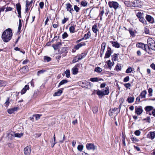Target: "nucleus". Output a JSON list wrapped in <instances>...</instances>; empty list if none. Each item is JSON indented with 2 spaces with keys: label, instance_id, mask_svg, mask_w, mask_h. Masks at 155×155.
Listing matches in <instances>:
<instances>
[{
  "label": "nucleus",
  "instance_id": "obj_15",
  "mask_svg": "<svg viewBox=\"0 0 155 155\" xmlns=\"http://www.w3.org/2000/svg\"><path fill=\"white\" fill-rule=\"evenodd\" d=\"M147 137L151 139H153L155 137V132L154 131L149 132L147 135Z\"/></svg>",
  "mask_w": 155,
  "mask_h": 155
},
{
  "label": "nucleus",
  "instance_id": "obj_10",
  "mask_svg": "<svg viewBox=\"0 0 155 155\" xmlns=\"http://www.w3.org/2000/svg\"><path fill=\"white\" fill-rule=\"evenodd\" d=\"M106 44L105 42L102 43L101 45V49L100 51V57H101L102 55L104 54V50L105 48Z\"/></svg>",
  "mask_w": 155,
  "mask_h": 155
},
{
  "label": "nucleus",
  "instance_id": "obj_49",
  "mask_svg": "<svg viewBox=\"0 0 155 155\" xmlns=\"http://www.w3.org/2000/svg\"><path fill=\"white\" fill-rule=\"evenodd\" d=\"M23 135V134L21 133V134H19L18 133H16L15 134V136L16 137H21Z\"/></svg>",
  "mask_w": 155,
  "mask_h": 155
},
{
  "label": "nucleus",
  "instance_id": "obj_20",
  "mask_svg": "<svg viewBox=\"0 0 155 155\" xmlns=\"http://www.w3.org/2000/svg\"><path fill=\"white\" fill-rule=\"evenodd\" d=\"M29 88V86L28 85H26L25 87L22 89L21 92V94H23L25 93L27 90Z\"/></svg>",
  "mask_w": 155,
  "mask_h": 155
},
{
  "label": "nucleus",
  "instance_id": "obj_9",
  "mask_svg": "<svg viewBox=\"0 0 155 155\" xmlns=\"http://www.w3.org/2000/svg\"><path fill=\"white\" fill-rule=\"evenodd\" d=\"M86 147L87 150H94L96 149V147L93 143H87L86 145Z\"/></svg>",
  "mask_w": 155,
  "mask_h": 155
},
{
  "label": "nucleus",
  "instance_id": "obj_48",
  "mask_svg": "<svg viewBox=\"0 0 155 155\" xmlns=\"http://www.w3.org/2000/svg\"><path fill=\"white\" fill-rule=\"evenodd\" d=\"M107 65L108 66L109 68H110L111 66L113 65V62H112L110 60H109L107 61Z\"/></svg>",
  "mask_w": 155,
  "mask_h": 155
},
{
  "label": "nucleus",
  "instance_id": "obj_24",
  "mask_svg": "<svg viewBox=\"0 0 155 155\" xmlns=\"http://www.w3.org/2000/svg\"><path fill=\"white\" fill-rule=\"evenodd\" d=\"M147 94V91H146L144 90L142 91L139 96L141 97L142 98H144L145 97L146 95Z\"/></svg>",
  "mask_w": 155,
  "mask_h": 155
},
{
  "label": "nucleus",
  "instance_id": "obj_34",
  "mask_svg": "<svg viewBox=\"0 0 155 155\" xmlns=\"http://www.w3.org/2000/svg\"><path fill=\"white\" fill-rule=\"evenodd\" d=\"M78 72V69L77 68H74L72 69V73L76 74Z\"/></svg>",
  "mask_w": 155,
  "mask_h": 155
},
{
  "label": "nucleus",
  "instance_id": "obj_54",
  "mask_svg": "<svg viewBox=\"0 0 155 155\" xmlns=\"http://www.w3.org/2000/svg\"><path fill=\"white\" fill-rule=\"evenodd\" d=\"M140 132L139 130H136L134 132L135 134L137 136H139L140 135Z\"/></svg>",
  "mask_w": 155,
  "mask_h": 155
},
{
  "label": "nucleus",
  "instance_id": "obj_17",
  "mask_svg": "<svg viewBox=\"0 0 155 155\" xmlns=\"http://www.w3.org/2000/svg\"><path fill=\"white\" fill-rule=\"evenodd\" d=\"M61 45V42H58L56 44H54L52 45V47L55 50H57L58 47L60 45Z\"/></svg>",
  "mask_w": 155,
  "mask_h": 155
},
{
  "label": "nucleus",
  "instance_id": "obj_30",
  "mask_svg": "<svg viewBox=\"0 0 155 155\" xmlns=\"http://www.w3.org/2000/svg\"><path fill=\"white\" fill-rule=\"evenodd\" d=\"M134 98L133 97H128L127 99V101L129 103H133L134 100Z\"/></svg>",
  "mask_w": 155,
  "mask_h": 155
},
{
  "label": "nucleus",
  "instance_id": "obj_45",
  "mask_svg": "<svg viewBox=\"0 0 155 155\" xmlns=\"http://www.w3.org/2000/svg\"><path fill=\"white\" fill-rule=\"evenodd\" d=\"M128 30L129 31V33L131 36L132 37H135V35L134 34V32L132 30V29H129V30Z\"/></svg>",
  "mask_w": 155,
  "mask_h": 155
},
{
  "label": "nucleus",
  "instance_id": "obj_35",
  "mask_svg": "<svg viewBox=\"0 0 155 155\" xmlns=\"http://www.w3.org/2000/svg\"><path fill=\"white\" fill-rule=\"evenodd\" d=\"M143 13L141 12H139L136 14V16L139 18L142 17H143Z\"/></svg>",
  "mask_w": 155,
  "mask_h": 155
},
{
  "label": "nucleus",
  "instance_id": "obj_29",
  "mask_svg": "<svg viewBox=\"0 0 155 155\" xmlns=\"http://www.w3.org/2000/svg\"><path fill=\"white\" fill-rule=\"evenodd\" d=\"M75 25L74 26H71L69 28V30L71 33H73L75 32Z\"/></svg>",
  "mask_w": 155,
  "mask_h": 155
},
{
  "label": "nucleus",
  "instance_id": "obj_55",
  "mask_svg": "<svg viewBox=\"0 0 155 155\" xmlns=\"http://www.w3.org/2000/svg\"><path fill=\"white\" fill-rule=\"evenodd\" d=\"M68 18H64V19H63L62 21V24H64L67 21H68Z\"/></svg>",
  "mask_w": 155,
  "mask_h": 155
},
{
  "label": "nucleus",
  "instance_id": "obj_4",
  "mask_svg": "<svg viewBox=\"0 0 155 155\" xmlns=\"http://www.w3.org/2000/svg\"><path fill=\"white\" fill-rule=\"evenodd\" d=\"M108 5L110 8H113L115 9H117L119 7V4L116 2H109Z\"/></svg>",
  "mask_w": 155,
  "mask_h": 155
},
{
  "label": "nucleus",
  "instance_id": "obj_18",
  "mask_svg": "<svg viewBox=\"0 0 155 155\" xmlns=\"http://www.w3.org/2000/svg\"><path fill=\"white\" fill-rule=\"evenodd\" d=\"M110 42L112 44L113 47L117 48H118L120 47V44L117 41H111Z\"/></svg>",
  "mask_w": 155,
  "mask_h": 155
},
{
  "label": "nucleus",
  "instance_id": "obj_56",
  "mask_svg": "<svg viewBox=\"0 0 155 155\" xmlns=\"http://www.w3.org/2000/svg\"><path fill=\"white\" fill-rule=\"evenodd\" d=\"M45 71V70H41L39 71H38L37 72V75L38 76H39L40 74L43 73Z\"/></svg>",
  "mask_w": 155,
  "mask_h": 155
},
{
  "label": "nucleus",
  "instance_id": "obj_21",
  "mask_svg": "<svg viewBox=\"0 0 155 155\" xmlns=\"http://www.w3.org/2000/svg\"><path fill=\"white\" fill-rule=\"evenodd\" d=\"M92 29L93 32L95 33H96V35H97V33L98 31V30L97 28V25L95 24L92 26Z\"/></svg>",
  "mask_w": 155,
  "mask_h": 155
},
{
  "label": "nucleus",
  "instance_id": "obj_22",
  "mask_svg": "<svg viewBox=\"0 0 155 155\" xmlns=\"http://www.w3.org/2000/svg\"><path fill=\"white\" fill-rule=\"evenodd\" d=\"M136 46L137 47L141 48L142 49H145L144 44L142 43H139L136 44Z\"/></svg>",
  "mask_w": 155,
  "mask_h": 155
},
{
  "label": "nucleus",
  "instance_id": "obj_16",
  "mask_svg": "<svg viewBox=\"0 0 155 155\" xmlns=\"http://www.w3.org/2000/svg\"><path fill=\"white\" fill-rule=\"evenodd\" d=\"M63 90V88L59 89L57 92L54 93L53 96H60L61 94L62 93Z\"/></svg>",
  "mask_w": 155,
  "mask_h": 155
},
{
  "label": "nucleus",
  "instance_id": "obj_28",
  "mask_svg": "<svg viewBox=\"0 0 155 155\" xmlns=\"http://www.w3.org/2000/svg\"><path fill=\"white\" fill-rule=\"evenodd\" d=\"M91 36V33L89 31H88L86 34L84 35L83 38L84 39L86 40L87 39Z\"/></svg>",
  "mask_w": 155,
  "mask_h": 155
},
{
  "label": "nucleus",
  "instance_id": "obj_2",
  "mask_svg": "<svg viewBox=\"0 0 155 155\" xmlns=\"http://www.w3.org/2000/svg\"><path fill=\"white\" fill-rule=\"evenodd\" d=\"M147 42L149 45L144 44L145 49L143 50L147 51V49L148 48L149 49H151L153 51L155 50V41L151 38L148 39Z\"/></svg>",
  "mask_w": 155,
  "mask_h": 155
},
{
  "label": "nucleus",
  "instance_id": "obj_38",
  "mask_svg": "<svg viewBox=\"0 0 155 155\" xmlns=\"http://www.w3.org/2000/svg\"><path fill=\"white\" fill-rule=\"evenodd\" d=\"M65 73L66 74V76L67 78H68L70 76V72L69 70H67L65 71Z\"/></svg>",
  "mask_w": 155,
  "mask_h": 155
},
{
  "label": "nucleus",
  "instance_id": "obj_19",
  "mask_svg": "<svg viewBox=\"0 0 155 155\" xmlns=\"http://www.w3.org/2000/svg\"><path fill=\"white\" fill-rule=\"evenodd\" d=\"M18 109V107H15L11 109H9L7 110V112L9 114H11L13 113L14 111H16Z\"/></svg>",
  "mask_w": 155,
  "mask_h": 155
},
{
  "label": "nucleus",
  "instance_id": "obj_14",
  "mask_svg": "<svg viewBox=\"0 0 155 155\" xmlns=\"http://www.w3.org/2000/svg\"><path fill=\"white\" fill-rule=\"evenodd\" d=\"M28 70V67L27 66H24L22 68L20 69L19 71L21 72L22 73L24 74L27 72Z\"/></svg>",
  "mask_w": 155,
  "mask_h": 155
},
{
  "label": "nucleus",
  "instance_id": "obj_53",
  "mask_svg": "<svg viewBox=\"0 0 155 155\" xmlns=\"http://www.w3.org/2000/svg\"><path fill=\"white\" fill-rule=\"evenodd\" d=\"M139 20L140 22H141L142 23H144V22L146 21L145 19L143 17H142L139 18Z\"/></svg>",
  "mask_w": 155,
  "mask_h": 155
},
{
  "label": "nucleus",
  "instance_id": "obj_51",
  "mask_svg": "<svg viewBox=\"0 0 155 155\" xmlns=\"http://www.w3.org/2000/svg\"><path fill=\"white\" fill-rule=\"evenodd\" d=\"M68 36V35L66 32H64L62 35V38L64 39Z\"/></svg>",
  "mask_w": 155,
  "mask_h": 155
},
{
  "label": "nucleus",
  "instance_id": "obj_44",
  "mask_svg": "<svg viewBox=\"0 0 155 155\" xmlns=\"http://www.w3.org/2000/svg\"><path fill=\"white\" fill-rule=\"evenodd\" d=\"M74 10L76 12H79L80 9L77 5H74Z\"/></svg>",
  "mask_w": 155,
  "mask_h": 155
},
{
  "label": "nucleus",
  "instance_id": "obj_57",
  "mask_svg": "<svg viewBox=\"0 0 155 155\" xmlns=\"http://www.w3.org/2000/svg\"><path fill=\"white\" fill-rule=\"evenodd\" d=\"M98 111V108L97 107H94L93 108V111L94 113H96Z\"/></svg>",
  "mask_w": 155,
  "mask_h": 155
},
{
  "label": "nucleus",
  "instance_id": "obj_13",
  "mask_svg": "<svg viewBox=\"0 0 155 155\" xmlns=\"http://www.w3.org/2000/svg\"><path fill=\"white\" fill-rule=\"evenodd\" d=\"M146 20L150 23H153L154 22V19L150 15H147L146 17Z\"/></svg>",
  "mask_w": 155,
  "mask_h": 155
},
{
  "label": "nucleus",
  "instance_id": "obj_31",
  "mask_svg": "<svg viewBox=\"0 0 155 155\" xmlns=\"http://www.w3.org/2000/svg\"><path fill=\"white\" fill-rule=\"evenodd\" d=\"M44 60L45 61L48 62L51 60V58L47 56H45L44 57Z\"/></svg>",
  "mask_w": 155,
  "mask_h": 155
},
{
  "label": "nucleus",
  "instance_id": "obj_27",
  "mask_svg": "<svg viewBox=\"0 0 155 155\" xmlns=\"http://www.w3.org/2000/svg\"><path fill=\"white\" fill-rule=\"evenodd\" d=\"M118 55H119L118 54H114L113 55H112L111 57H112V58L113 61H115L117 59L118 57Z\"/></svg>",
  "mask_w": 155,
  "mask_h": 155
},
{
  "label": "nucleus",
  "instance_id": "obj_59",
  "mask_svg": "<svg viewBox=\"0 0 155 155\" xmlns=\"http://www.w3.org/2000/svg\"><path fill=\"white\" fill-rule=\"evenodd\" d=\"M44 5V3L43 2H41L39 4V6L41 9H42Z\"/></svg>",
  "mask_w": 155,
  "mask_h": 155
},
{
  "label": "nucleus",
  "instance_id": "obj_33",
  "mask_svg": "<svg viewBox=\"0 0 155 155\" xmlns=\"http://www.w3.org/2000/svg\"><path fill=\"white\" fill-rule=\"evenodd\" d=\"M66 8L68 11H69L72 8V5L70 3H67L66 4Z\"/></svg>",
  "mask_w": 155,
  "mask_h": 155
},
{
  "label": "nucleus",
  "instance_id": "obj_40",
  "mask_svg": "<svg viewBox=\"0 0 155 155\" xmlns=\"http://www.w3.org/2000/svg\"><path fill=\"white\" fill-rule=\"evenodd\" d=\"M116 70L117 71H119L121 70V68L120 64H117L115 67Z\"/></svg>",
  "mask_w": 155,
  "mask_h": 155
},
{
  "label": "nucleus",
  "instance_id": "obj_39",
  "mask_svg": "<svg viewBox=\"0 0 155 155\" xmlns=\"http://www.w3.org/2000/svg\"><path fill=\"white\" fill-rule=\"evenodd\" d=\"M16 8L17 11H21V5L19 3H17L16 5Z\"/></svg>",
  "mask_w": 155,
  "mask_h": 155
},
{
  "label": "nucleus",
  "instance_id": "obj_3",
  "mask_svg": "<svg viewBox=\"0 0 155 155\" xmlns=\"http://www.w3.org/2000/svg\"><path fill=\"white\" fill-rule=\"evenodd\" d=\"M109 93V88L108 87H106L104 89L102 90H98L97 92V94L99 96L102 97L105 95H107Z\"/></svg>",
  "mask_w": 155,
  "mask_h": 155
},
{
  "label": "nucleus",
  "instance_id": "obj_63",
  "mask_svg": "<svg viewBox=\"0 0 155 155\" xmlns=\"http://www.w3.org/2000/svg\"><path fill=\"white\" fill-rule=\"evenodd\" d=\"M112 109V111H113L114 112H115V113H116V115H117L118 113V112H117V110L118 109V108H113Z\"/></svg>",
  "mask_w": 155,
  "mask_h": 155
},
{
  "label": "nucleus",
  "instance_id": "obj_52",
  "mask_svg": "<svg viewBox=\"0 0 155 155\" xmlns=\"http://www.w3.org/2000/svg\"><path fill=\"white\" fill-rule=\"evenodd\" d=\"M130 80V78L129 76H126V77H125L124 80H123V81L124 82H128Z\"/></svg>",
  "mask_w": 155,
  "mask_h": 155
},
{
  "label": "nucleus",
  "instance_id": "obj_42",
  "mask_svg": "<svg viewBox=\"0 0 155 155\" xmlns=\"http://www.w3.org/2000/svg\"><path fill=\"white\" fill-rule=\"evenodd\" d=\"M131 139L132 141L134 143L137 142L139 141V140L138 139L135 137H131Z\"/></svg>",
  "mask_w": 155,
  "mask_h": 155
},
{
  "label": "nucleus",
  "instance_id": "obj_23",
  "mask_svg": "<svg viewBox=\"0 0 155 155\" xmlns=\"http://www.w3.org/2000/svg\"><path fill=\"white\" fill-rule=\"evenodd\" d=\"M87 54L85 53H83L78 56V59L81 60L84 58L86 55Z\"/></svg>",
  "mask_w": 155,
  "mask_h": 155
},
{
  "label": "nucleus",
  "instance_id": "obj_32",
  "mask_svg": "<svg viewBox=\"0 0 155 155\" xmlns=\"http://www.w3.org/2000/svg\"><path fill=\"white\" fill-rule=\"evenodd\" d=\"M68 82V81L66 79H64L62 80L59 83L58 87H59L60 86L64 84H65L67 83Z\"/></svg>",
  "mask_w": 155,
  "mask_h": 155
},
{
  "label": "nucleus",
  "instance_id": "obj_36",
  "mask_svg": "<svg viewBox=\"0 0 155 155\" xmlns=\"http://www.w3.org/2000/svg\"><path fill=\"white\" fill-rule=\"evenodd\" d=\"M94 71L97 73H100L102 71V70L99 67H97L95 68Z\"/></svg>",
  "mask_w": 155,
  "mask_h": 155
},
{
  "label": "nucleus",
  "instance_id": "obj_11",
  "mask_svg": "<svg viewBox=\"0 0 155 155\" xmlns=\"http://www.w3.org/2000/svg\"><path fill=\"white\" fill-rule=\"evenodd\" d=\"M134 5H135L134 6V7H137L140 8L142 5L141 2L139 0L134 1Z\"/></svg>",
  "mask_w": 155,
  "mask_h": 155
},
{
  "label": "nucleus",
  "instance_id": "obj_12",
  "mask_svg": "<svg viewBox=\"0 0 155 155\" xmlns=\"http://www.w3.org/2000/svg\"><path fill=\"white\" fill-rule=\"evenodd\" d=\"M124 3L125 5L128 7H134V2H130L129 1H125L124 2Z\"/></svg>",
  "mask_w": 155,
  "mask_h": 155
},
{
  "label": "nucleus",
  "instance_id": "obj_60",
  "mask_svg": "<svg viewBox=\"0 0 155 155\" xmlns=\"http://www.w3.org/2000/svg\"><path fill=\"white\" fill-rule=\"evenodd\" d=\"M114 112V111L112 110V109H110V110L109 112V115L110 116H112L113 115Z\"/></svg>",
  "mask_w": 155,
  "mask_h": 155
},
{
  "label": "nucleus",
  "instance_id": "obj_6",
  "mask_svg": "<svg viewBox=\"0 0 155 155\" xmlns=\"http://www.w3.org/2000/svg\"><path fill=\"white\" fill-rule=\"evenodd\" d=\"M144 109L147 112L153 110V111L152 112V114L154 116H155V109H153V107L150 106H147Z\"/></svg>",
  "mask_w": 155,
  "mask_h": 155
},
{
  "label": "nucleus",
  "instance_id": "obj_46",
  "mask_svg": "<svg viewBox=\"0 0 155 155\" xmlns=\"http://www.w3.org/2000/svg\"><path fill=\"white\" fill-rule=\"evenodd\" d=\"M87 2L86 1H82L81 2V5L83 7L86 6L87 5Z\"/></svg>",
  "mask_w": 155,
  "mask_h": 155
},
{
  "label": "nucleus",
  "instance_id": "obj_58",
  "mask_svg": "<svg viewBox=\"0 0 155 155\" xmlns=\"http://www.w3.org/2000/svg\"><path fill=\"white\" fill-rule=\"evenodd\" d=\"M10 103L9 101V97H8L7 98V99L6 100V101L5 102V106H8L9 104V103Z\"/></svg>",
  "mask_w": 155,
  "mask_h": 155
},
{
  "label": "nucleus",
  "instance_id": "obj_64",
  "mask_svg": "<svg viewBox=\"0 0 155 155\" xmlns=\"http://www.w3.org/2000/svg\"><path fill=\"white\" fill-rule=\"evenodd\" d=\"M12 9H13L12 8L10 7H8L6 8V10H5V12H6L12 11Z\"/></svg>",
  "mask_w": 155,
  "mask_h": 155
},
{
  "label": "nucleus",
  "instance_id": "obj_43",
  "mask_svg": "<svg viewBox=\"0 0 155 155\" xmlns=\"http://www.w3.org/2000/svg\"><path fill=\"white\" fill-rule=\"evenodd\" d=\"M78 56H77L74 58L72 61L73 63H75L78 61L79 60H80L78 59Z\"/></svg>",
  "mask_w": 155,
  "mask_h": 155
},
{
  "label": "nucleus",
  "instance_id": "obj_26",
  "mask_svg": "<svg viewBox=\"0 0 155 155\" xmlns=\"http://www.w3.org/2000/svg\"><path fill=\"white\" fill-rule=\"evenodd\" d=\"M102 10L101 11H100V13L99 14L98 17H100V20H102V16L104 14V12L103 8Z\"/></svg>",
  "mask_w": 155,
  "mask_h": 155
},
{
  "label": "nucleus",
  "instance_id": "obj_37",
  "mask_svg": "<svg viewBox=\"0 0 155 155\" xmlns=\"http://www.w3.org/2000/svg\"><path fill=\"white\" fill-rule=\"evenodd\" d=\"M134 71V69L131 67L128 68L126 70V73H131Z\"/></svg>",
  "mask_w": 155,
  "mask_h": 155
},
{
  "label": "nucleus",
  "instance_id": "obj_7",
  "mask_svg": "<svg viewBox=\"0 0 155 155\" xmlns=\"http://www.w3.org/2000/svg\"><path fill=\"white\" fill-rule=\"evenodd\" d=\"M24 150L25 155H30L31 151V146H29L26 147L24 148Z\"/></svg>",
  "mask_w": 155,
  "mask_h": 155
},
{
  "label": "nucleus",
  "instance_id": "obj_47",
  "mask_svg": "<svg viewBox=\"0 0 155 155\" xmlns=\"http://www.w3.org/2000/svg\"><path fill=\"white\" fill-rule=\"evenodd\" d=\"M90 80L91 81L93 82H97V81H98V78L96 77V78H91L90 79Z\"/></svg>",
  "mask_w": 155,
  "mask_h": 155
},
{
  "label": "nucleus",
  "instance_id": "obj_5",
  "mask_svg": "<svg viewBox=\"0 0 155 155\" xmlns=\"http://www.w3.org/2000/svg\"><path fill=\"white\" fill-rule=\"evenodd\" d=\"M143 111L142 107L141 106L138 107H136L135 108V113L137 115H140Z\"/></svg>",
  "mask_w": 155,
  "mask_h": 155
},
{
  "label": "nucleus",
  "instance_id": "obj_1",
  "mask_svg": "<svg viewBox=\"0 0 155 155\" xmlns=\"http://www.w3.org/2000/svg\"><path fill=\"white\" fill-rule=\"evenodd\" d=\"M12 36V30L10 28H8L3 32L2 38L4 42H7L11 39Z\"/></svg>",
  "mask_w": 155,
  "mask_h": 155
},
{
  "label": "nucleus",
  "instance_id": "obj_62",
  "mask_svg": "<svg viewBox=\"0 0 155 155\" xmlns=\"http://www.w3.org/2000/svg\"><path fill=\"white\" fill-rule=\"evenodd\" d=\"M81 47V45L80 44H77L76 45L75 47V48L78 50L79 49L80 47Z\"/></svg>",
  "mask_w": 155,
  "mask_h": 155
},
{
  "label": "nucleus",
  "instance_id": "obj_61",
  "mask_svg": "<svg viewBox=\"0 0 155 155\" xmlns=\"http://www.w3.org/2000/svg\"><path fill=\"white\" fill-rule=\"evenodd\" d=\"M124 85L127 88L130 87L131 86L130 84L129 83L125 84Z\"/></svg>",
  "mask_w": 155,
  "mask_h": 155
},
{
  "label": "nucleus",
  "instance_id": "obj_50",
  "mask_svg": "<svg viewBox=\"0 0 155 155\" xmlns=\"http://www.w3.org/2000/svg\"><path fill=\"white\" fill-rule=\"evenodd\" d=\"M125 139V136L124 135H123V136H122V141L123 143V144H124V146H126Z\"/></svg>",
  "mask_w": 155,
  "mask_h": 155
},
{
  "label": "nucleus",
  "instance_id": "obj_8",
  "mask_svg": "<svg viewBox=\"0 0 155 155\" xmlns=\"http://www.w3.org/2000/svg\"><path fill=\"white\" fill-rule=\"evenodd\" d=\"M112 53V52H111V48L108 46L107 47V50L106 52L104 58H109L110 57Z\"/></svg>",
  "mask_w": 155,
  "mask_h": 155
},
{
  "label": "nucleus",
  "instance_id": "obj_41",
  "mask_svg": "<svg viewBox=\"0 0 155 155\" xmlns=\"http://www.w3.org/2000/svg\"><path fill=\"white\" fill-rule=\"evenodd\" d=\"M83 148L84 146L83 145H79L77 147V149L79 151H82L83 149Z\"/></svg>",
  "mask_w": 155,
  "mask_h": 155
},
{
  "label": "nucleus",
  "instance_id": "obj_25",
  "mask_svg": "<svg viewBox=\"0 0 155 155\" xmlns=\"http://www.w3.org/2000/svg\"><path fill=\"white\" fill-rule=\"evenodd\" d=\"M91 84V82L84 81L82 82L81 86L82 87H85L87 86L88 84Z\"/></svg>",
  "mask_w": 155,
  "mask_h": 155
}]
</instances>
